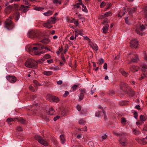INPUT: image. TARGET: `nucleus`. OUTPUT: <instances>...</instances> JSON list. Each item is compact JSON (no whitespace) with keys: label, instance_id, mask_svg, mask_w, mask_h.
Returning <instances> with one entry per match:
<instances>
[{"label":"nucleus","instance_id":"obj_54","mask_svg":"<svg viewBox=\"0 0 147 147\" xmlns=\"http://www.w3.org/2000/svg\"><path fill=\"white\" fill-rule=\"evenodd\" d=\"M143 131H147V125H144V127L143 129Z\"/></svg>","mask_w":147,"mask_h":147},{"label":"nucleus","instance_id":"obj_11","mask_svg":"<svg viewBox=\"0 0 147 147\" xmlns=\"http://www.w3.org/2000/svg\"><path fill=\"white\" fill-rule=\"evenodd\" d=\"M28 36L30 38H34L36 37V33L34 30H29L28 33Z\"/></svg>","mask_w":147,"mask_h":147},{"label":"nucleus","instance_id":"obj_61","mask_svg":"<svg viewBox=\"0 0 147 147\" xmlns=\"http://www.w3.org/2000/svg\"><path fill=\"white\" fill-rule=\"evenodd\" d=\"M17 130L19 131H22V129L20 126H18L17 127Z\"/></svg>","mask_w":147,"mask_h":147},{"label":"nucleus","instance_id":"obj_16","mask_svg":"<svg viewBox=\"0 0 147 147\" xmlns=\"http://www.w3.org/2000/svg\"><path fill=\"white\" fill-rule=\"evenodd\" d=\"M48 97H50L51 98V101H53L56 102H58L59 101V98L56 96H48Z\"/></svg>","mask_w":147,"mask_h":147},{"label":"nucleus","instance_id":"obj_59","mask_svg":"<svg viewBox=\"0 0 147 147\" xmlns=\"http://www.w3.org/2000/svg\"><path fill=\"white\" fill-rule=\"evenodd\" d=\"M77 87V86L76 85H75L74 86H73L72 87V88L73 89V91H74V90H75L76 89Z\"/></svg>","mask_w":147,"mask_h":147},{"label":"nucleus","instance_id":"obj_39","mask_svg":"<svg viewBox=\"0 0 147 147\" xmlns=\"http://www.w3.org/2000/svg\"><path fill=\"white\" fill-rule=\"evenodd\" d=\"M98 61L100 65H101L104 62L103 59L102 58L98 59Z\"/></svg>","mask_w":147,"mask_h":147},{"label":"nucleus","instance_id":"obj_28","mask_svg":"<svg viewBox=\"0 0 147 147\" xmlns=\"http://www.w3.org/2000/svg\"><path fill=\"white\" fill-rule=\"evenodd\" d=\"M43 74L44 75L48 76L51 75L53 74V72L51 71H44Z\"/></svg>","mask_w":147,"mask_h":147},{"label":"nucleus","instance_id":"obj_57","mask_svg":"<svg viewBox=\"0 0 147 147\" xmlns=\"http://www.w3.org/2000/svg\"><path fill=\"white\" fill-rule=\"evenodd\" d=\"M143 74L144 76H145V78H147V71H144L143 73Z\"/></svg>","mask_w":147,"mask_h":147},{"label":"nucleus","instance_id":"obj_50","mask_svg":"<svg viewBox=\"0 0 147 147\" xmlns=\"http://www.w3.org/2000/svg\"><path fill=\"white\" fill-rule=\"evenodd\" d=\"M76 108L78 111H81V106L79 105H78L76 106Z\"/></svg>","mask_w":147,"mask_h":147},{"label":"nucleus","instance_id":"obj_3","mask_svg":"<svg viewBox=\"0 0 147 147\" xmlns=\"http://www.w3.org/2000/svg\"><path fill=\"white\" fill-rule=\"evenodd\" d=\"M121 88L122 90L126 92L131 96H133L135 94L134 92L125 83L122 82L121 84Z\"/></svg>","mask_w":147,"mask_h":147},{"label":"nucleus","instance_id":"obj_29","mask_svg":"<svg viewBox=\"0 0 147 147\" xmlns=\"http://www.w3.org/2000/svg\"><path fill=\"white\" fill-rule=\"evenodd\" d=\"M33 82L35 84L34 86L35 88H36L37 86H41V84H40L39 83L38 81L36 80H34L33 81Z\"/></svg>","mask_w":147,"mask_h":147},{"label":"nucleus","instance_id":"obj_18","mask_svg":"<svg viewBox=\"0 0 147 147\" xmlns=\"http://www.w3.org/2000/svg\"><path fill=\"white\" fill-rule=\"evenodd\" d=\"M139 69V67L138 66L133 65L130 67V69L131 71L134 72L138 71Z\"/></svg>","mask_w":147,"mask_h":147},{"label":"nucleus","instance_id":"obj_52","mask_svg":"<svg viewBox=\"0 0 147 147\" xmlns=\"http://www.w3.org/2000/svg\"><path fill=\"white\" fill-rule=\"evenodd\" d=\"M134 117L136 119H137L138 116V114L137 112H134Z\"/></svg>","mask_w":147,"mask_h":147},{"label":"nucleus","instance_id":"obj_23","mask_svg":"<svg viewBox=\"0 0 147 147\" xmlns=\"http://www.w3.org/2000/svg\"><path fill=\"white\" fill-rule=\"evenodd\" d=\"M49 19L50 20L51 23L53 24H55L57 20L56 18L54 17H51Z\"/></svg>","mask_w":147,"mask_h":147},{"label":"nucleus","instance_id":"obj_42","mask_svg":"<svg viewBox=\"0 0 147 147\" xmlns=\"http://www.w3.org/2000/svg\"><path fill=\"white\" fill-rule=\"evenodd\" d=\"M125 20V23L127 24H130V22H129V19H128V17H126L124 18Z\"/></svg>","mask_w":147,"mask_h":147},{"label":"nucleus","instance_id":"obj_8","mask_svg":"<svg viewBox=\"0 0 147 147\" xmlns=\"http://www.w3.org/2000/svg\"><path fill=\"white\" fill-rule=\"evenodd\" d=\"M138 42L137 40L133 39L130 41V46L131 48H136L138 47Z\"/></svg>","mask_w":147,"mask_h":147},{"label":"nucleus","instance_id":"obj_43","mask_svg":"<svg viewBox=\"0 0 147 147\" xmlns=\"http://www.w3.org/2000/svg\"><path fill=\"white\" fill-rule=\"evenodd\" d=\"M108 136L106 134H104L101 137V140L103 141L104 140L106 139L107 138Z\"/></svg>","mask_w":147,"mask_h":147},{"label":"nucleus","instance_id":"obj_35","mask_svg":"<svg viewBox=\"0 0 147 147\" xmlns=\"http://www.w3.org/2000/svg\"><path fill=\"white\" fill-rule=\"evenodd\" d=\"M18 121L24 124L26 123V121L22 118H21L20 119H18Z\"/></svg>","mask_w":147,"mask_h":147},{"label":"nucleus","instance_id":"obj_48","mask_svg":"<svg viewBox=\"0 0 147 147\" xmlns=\"http://www.w3.org/2000/svg\"><path fill=\"white\" fill-rule=\"evenodd\" d=\"M147 69V65H143L142 66V70L143 71H144L145 69Z\"/></svg>","mask_w":147,"mask_h":147},{"label":"nucleus","instance_id":"obj_15","mask_svg":"<svg viewBox=\"0 0 147 147\" xmlns=\"http://www.w3.org/2000/svg\"><path fill=\"white\" fill-rule=\"evenodd\" d=\"M90 45L93 50L97 51L98 50V47L96 44H94L92 42H90Z\"/></svg>","mask_w":147,"mask_h":147},{"label":"nucleus","instance_id":"obj_26","mask_svg":"<svg viewBox=\"0 0 147 147\" xmlns=\"http://www.w3.org/2000/svg\"><path fill=\"white\" fill-rule=\"evenodd\" d=\"M80 5H82V10L86 13H87L88 12V10L86 9V6L84 5L82 2H81Z\"/></svg>","mask_w":147,"mask_h":147},{"label":"nucleus","instance_id":"obj_62","mask_svg":"<svg viewBox=\"0 0 147 147\" xmlns=\"http://www.w3.org/2000/svg\"><path fill=\"white\" fill-rule=\"evenodd\" d=\"M145 78H145V76H144V75H143V74H142L141 76V77L140 78H139V80H141L142 79Z\"/></svg>","mask_w":147,"mask_h":147},{"label":"nucleus","instance_id":"obj_31","mask_svg":"<svg viewBox=\"0 0 147 147\" xmlns=\"http://www.w3.org/2000/svg\"><path fill=\"white\" fill-rule=\"evenodd\" d=\"M16 119L15 118H10L7 119L6 121L8 123H10L13 121H16Z\"/></svg>","mask_w":147,"mask_h":147},{"label":"nucleus","instance_id":"obj_7","mask_svg":"<svg viewBox=\"0 0 147 147\" xmlns=\"http://www.w3.org/2000/svg\"><path fill=\"white\" fill-rule=\"evenodd\" d=\"M129 57L131 59V61H130L128 63V64H130L131 62H136L138 60L137 56L135 54H130L129 56Z\"/></svg>","mask_w":147,"mask_h":147},{"label":"nucleus","instance_id":"obj_47","mask_svg":"<svg viewBox=\"0 0 147 147\" xmlns=\"http://www.w3.org/2000/svg\"><path fill=\"white\" fill-rule=\"evenodd\" d=\"M144 59L147 61V52H144Z\"/></svg>","mask_w":147,"mask_h":147},{"label":"nucleus","instance_id":"obj_40","mask_svg":"<svg viewBox=\"0 0 147 147\" xmlns=\"http://www.w3.org/2000/svg\"><path fill=\"white\" fill-rule=\"evenodd\" d=\"M144 14L146 20H147V6L145 7Z\"/></svg>","mask_w":147,"mask_h":147},{"label":"nucleus","instance_id":"obj_55","mask_svg":"<svg viewBox=\"0 0 147 147\" xmlns=\"http://www.w3.org/2000/svg\"><path fill=\"white\" fill-rule=\"evenodd\" d=\"M121 121L122 123H125L126 122V120L125 118L122 117L121 119Z\"/></svg>","mask_w":147,"mask_h":147},{"label":"nucleus","instance_id":"obj_9","mask_svg":"<svg viewBox=\"0 0 147 147\" xmlns=\"http://www.w3.org/2000/svg\"><path fill=\"white\" fill-rule=\"evenodd\" d=\"M6 78L9 82L11 83L15 82L17 80L16 78L14 76H7Z\"/></svg>","mask_w":147,"mask_h":147},{"label":"nucleus","instance_id":"obj_49","mask_svg":"<svg viewBox=\"0 0 147 147\" xmlns=\"http://www.w3.org/2000/svg\"><path fill=\"white\" fill-rule=\"evenodd\" d=\"M111 3H109L105 9V11H107V10L108 9H109L111 6Z\"/></svg>","mask_w":147,"mask_h":147},{"label":"nucleus","instance_id":"obj_12","mask_svg":"<svg viewBox=\"0 0 147 147\" xmlns=\"http://www.w3.org/2000/svg\"><path fill=\"white\" fill-rule=\"evenodd\" d=\"M147 139V136H146L145 138H142V139H139V138H136V140L138 141V142L140 143V144L143 145H144L146 144L147 142L144 140V139Z\"/></svg>","mask_w":147,"mask_h":147},{"label":"nucleus","instance_id":"obj_30","mask_svg":"<svg viewBox=\"0 0 147 147\" xmlns=\"http://www.w3.org/2000/svg\"><path fill=\"white\" fill-rule=\"evenodd\" d=\"M133 131L135 135H138L140 134V132L137 129H134L133 130Z\"/></svg>","mask_w":147,"mask_h":147},{"label":"nucleus","instance_id":"obj_41","mask_svg":"<svg viewBox=\"0 0 147 147\" xmlns=\"http://www.w3.org/2000/svg\"><path fill=\"white\" fill-rule=\"evenodd\" d=\"M112 15V13L110 11L107 12L105 13V15L106 17H108L109 16H111Z\"/></svg>","mask_w":147,"mask_h":147},{"label":"nucleus","instance_id":"obj_20","mask_svg":"<svg viewBox=\"0 0 147 147\" xmlns=\"http://www.w3.org/2000/svg\"><path fill=\"white\" fill-rule=\"evenodd\" d=\"M109 25L108 24H106L105 26L102 28L103 32L104 33L107 32L108 30Z\"/></svg>","mask_w":147,"mask_h":147},{"label":"nucleus","instance_id":"obj_63","mask_svg":"<svg viewBox=\"0 0 147 147\" xmlns=\"http://www.w3.org/2000/svg\"><path fill=\"white\" fill-rule=\"evenodd\" d=\"M80 91L81 92V93H82L83 94H84L85 93V90L84 89H82L80 90Z\"/></svg>","mask_w":147,"mask_h":147},{"label":"nucleus","instance_id":"obj_24","mask_svg":"<svg viewBox=\"0 0 147 147\" xmlns=\"http://www.w3.org/2000/svg\"><path fill=\"white\" fill-rule=\"evenodd\" d=\"M120 72L122 74V75L125 77H127L128 75V73L126 72L123 69L120 70Z\"/></svg>","mask_w":147,"mask_h":147},{"label":"nucleus","instance_id":"obj_58","mask_svg":"<svg viewBox=\"0 0 147 147\" xmlns=\"http://www.w3.org/2000/svg\"><path fill=\"white\" fill-rule=\"evenodd\" d=\"M23 1L25 3V4L26 5H30V4L29 3L28 1H27L26 0H23Z\"/></svg>","mask_w":147,"mask_h":147},{"label":"nucleus","instance_id":"obj_13","mask_svg":"<svg viewBox=\"0 0 147 147\" xmlns=\"http://www.w3.org/2000/svg\"><path fill=\"white\" fill-rule=\"evenodd\" d=\"M13 6L9 5L6 8L5 10V11L6 14H8L11 12L13 10Z\"/></svg>","mask_w":147,"mask_h":147},{"label":"nucleus","instance_id":"obj_14","mask_svg":"<svg viewBox=\"0 0 147 147\" xmlns=\"http://www.w3.org/2000/svg\"><path fill=\"white\" fill-rule=\"evenodd\" d=\"M29 8V6L21 5L20 7V10H21L22 12L25 13L28 10V9H27Z\"/></svg>","mask_w":147,"mask_h":147},{"label":"nucleus","instance_id":"obj_17","mask_svg":"<svg viewBox=\"0 0 147 147\" xmlns=\"http://www.w3.org/2000/svg\"><path fill=\"white\" fill-rule=\"evenodd\" d=\"M20 13L18 12H16L14 13L13 14V17L16 20H18L20 18Z\"/></svg>","mask_w":147,"mask_h":147},{"label":"nucleus","instance_id":"obj_46","mask_svg":"<svg viewBox=\"0 0 147 147\" xmlns=\"http://www.w3.org/2000/svg\"><path fill=\"white\" fill-rule=\"evenodd\" d=\"M29 89L32 92H35L36 90H34V88L32 86H30L29 87Z\"/></svg>","mask_w":147,"mask_h":147},{"label":"nucleus","instance_id":"obj_1","mask_svg":"<svg viewBox=\"0 0 147 147\" xmlns=\"http://www.w3.org/2000/svg\"><path fill=\"white\" fill-rule=\"evenodd\" d=\"M34 45H36L37 47H33L31 50L34 53L35 55H40L41 54L44 53H43L42 52L39 51L43 49L49 51H50L47 47H44L43 46L39 44L38 43H36Z\"/></svg>","mask_w":147,"mask_h":147},{"label":"nucleus","instance_id":"obj_5","mask_svg":"<svg viewBox=\"0 0 147 147\" xmlns=\"http://www.w3.org/2000/svg\"><path fill=\"white\" fill-rule=\"evenodd\" d=\"M11 17H9L7 20L5 22V26L6 28L8 30L12 29L14 27V26L11 21Z\"/></svg>","mask_w":147,"mask_h":147},{"label":"nucleus","instance_id":"obj_4","mask_svg":"<svg viewBox=\"0 0 147 147\" xmlns=\"http://www.w3.org/2000/svg\"><path fill=\"white\" fill-rule=\"evenodd\" d=\"M145 29V28L143 25L139 23L136 26V31L137 34L142 36L144 35V33L143 32V31Z\"/></svg>","mask_w":147,"mask_h":147},{"label":"nucleus","instance_id":"obj_33","mask_svg":"<svg viewBox=\"0 0 147 147\" xmlns=\"http://www.w3.org/2000/svg\"><path fill=\"white\" fill-rule=\"evenodd\" d=\"M49 113L51 115H53L54 114V111L52 107L50 108L49 111Z\"/></svg>","mask_w":147,"mask_h":147},{"label":"nucleus","instance_id":"obj_27","mask_svg":"<svg viewBox=\"0 0 147 147\" xmlns=\"http://www.w3.org/2000/svg\"><path fill=\"white\" fill-rule=\"evenodd\" d=\"M43 14L45 16H49L52 14L53 12L51 11H49L47 12L44 13Z\"/></svg>","mask_w":147,"mask_h":147},{"label":"nucleus","instance_id":"obj_51","mask_svg":"<svg viewBox=\"0 0 147 147\" xmlns=\"http://www.w3.org/2000/svg\"><path fill=\"white\" fill-rule=\"evenodd\" d=\"M80 4L79 3H77L76 4L74 5V8H78L80 7L79 5Z\"/></svg>","mask_w":147,"mask_h":147},{"label":"nucleus","instance_id":"obj_56","mask_svg":"<svg viewBox=\"0 0 147 147\" xmlns=\"http://www.w3.org/2000/svg\"><path fill=\"white\" fill-rule=\"evenodd\" d=\"M69 94V92L67 91H66L65 92V94H63V96L64 97H65L67 96V95Z\"/></svg>","mask_w":147,"mask_h":147},{"label":"nucleus","instance_id":"obj_19","mask_svg":"<svg viewBox=\"0 0 147 147\" xmlns=\"http://www.w3.org/2000/svg\"><path fill=\"white\" fill-rule=\"evenodd\" d=\"M120 143L123 146H125L126 142V140L125 138L121 139L119 140Z\"/></svg>","mask_w":147,"mask_h":147},{"label":"nucleus","instance_id":"obj_38","mask_svg":"<svg viewBox=\"0 0 147 147\" xmlns=\"http://www.w3.org/2000/svg\"><path fill=\"white\" fill-rule=\"evenodd\" d=\"M44 9V8L42 7H35L34 8L35 10L39 11H42Z\"/></svg>","mask_w":147,"mask_h":147},{"label":"nucleus","instance_id":"obj_21","mask_svg":"<svg viewBox=\"0 0 147 147\" xmlns=\"http://www.w3.org/2000/svg\"><path fill=\"white\" fill-rule=\"evenodd\" d=\"M60 138L61 143L62 144H64L65 140L64 135H60Z\"/></svg>","mask_w":147,"mask_h":147},{"label":"nucleus","instance_id":"obj_25","mask_svg":"<svg viewBox=\"0 0 147 147\" xmlns=\"http://www.w3.org/2000/svg\"><path fill=\"white\" fill-rule=\"evenodd\" d=\"M63 0H53L52 1L53 3L54 4L59 3V4L61 5Z\"/></svg>","mask_w":147,"mask_h":147},{"label":"nucleus","instance_id":"obj_64","mask_svg":"<svg viewBox=\"0 0 147 147\" xmlns=\"http://www.w3.org/2000/svg\"><path fill=\"white\" fill-rule=\"evenodd\" d=\"M103 68L104 69H107V65L106 63H105L103 66Z\"/></svg>","mask_w":147,"mask_h":147},{"label":"nucleus","instance_id":"obj_53","mask_svg":"<svg viewBox=\"0 0 147 147\" xmlns=\"http://www.w3.org/2000/svg\"><path fill=\"white\" fill-rule=\"evenodd\" d=\"M113 133L114 135L117 136H120V134L118 132L114 131H113Z\"/></svg>","mask_w":147,"mask_h":147},{"label":"nucleus","instance_id":"obj_6","mask_svg":"<svg viewBox=\"0 0 147 147\" xmlns=\"http://www.w3.org/2000/svg\"><path fill=\"white\" fill-rule=\"evenodd\" d=\"M35 138L38 142L44 146H48V143L47 142L43 139L41 136L39 135H36L35 136Z\"/></svg>","mask_w":147,"mask_h":147},{"label":"nucleus","instance_id":"obj_22","mask_svg":"<svg viewBox=\"0 0 147 147\" xmlns=\"http://www.w3.org/2000/svg\"><path fill=\"white\" fill-rule=\"evenodd\" d=\"M40 41L43 43L47 44L50 42V40L48 38H45L40 40Z\"/></svg>","mask_w":147,"mask_h":147},{"label":"nucleus","instance_id":"obj_45","mask_svg":"<svg viewBox=\"0 0 147 147\" xmlns=\"http://www.w3.org/2000/svg\"><path fill=\"white\" fill-rule=\"evenodd\" d=\"M44 57L45 59H47L51 58V56L49 54H46L44 55Z\"/></svg>","mask_w":147,"mask_h":147},{"label":"nucleus","instance_id":"obj_37","mask_svg":"<svg viewBox=\"0 0 147 147\" xmlns=\"http://www.w3.org/2000/svg\"><path fill=\"white\" fill-rule=\"evenodd\" d=\"M136 10V7H134L130 10V11H129V14H132L133 13H134L135 11Z\"/></svg>","mask_w":147,"mask_h":147},{"label":"nucleus","instance_id":"obj_60","mask_svg":"<svg viewBox=\"0 0 147 147\" xmlns=\"http://www.w3.org/2000/svg\"><path fill=\"white\" fill-rule=\"evenodd\" d=\"M47 61L49 64H50L53 62V59H50L48 60Z\"/></svg>","mask_w":147,"mask_h":147},{"label":"nucleus","instance_id":"obj_36","mask_svg":"<svg viewBox=\"0 0 147 147\" xmlns=\"http://www.w3.org/2000/svg\"><path fill=\"white\" fill-rule=\"evenodd\" d=\"M78 122L80 124L82 125H84L86 123V121L82 119L79 120Z\"/></svg>","mask_w":147,"mask_h":147},{"label":"nucleus","instance_id":"obj_2","mask_svg":"<svg viewBox=\"0 0 147 147\" xmlns=\"http://www.w3.org/2000/svg\"><path fill=\"white\" fill-rule=\"evenodd\" d=\"M45 59H42L38 60L37 61H35L32 59H29L26 61L25 65L27 67L31 68L34 67L36 66L38 63H42L44 61Z\"/></svg>","mask_w":147,"mask_h":147},{"label":"nucleus","instance_id":"obj_32","mask_svg":"<svg viewBox=\"0 0 147 147\" xmlns=\"http://www.w3.org/2000/svg\"><path fill=\"white\" fill-rule=\"evenodd\" d=\"M140 120L142 121H144L146 120V118L143 115H141L140 116Z\"/></svg>","mask_w":147,"mask_h":147},{"label":"nucleus","instance_id":"obj_10","mask_svg":"<svg viewBox=\"0 0 147 147\" xmlns=\"http://www.w3.org/2000/svg\"><path fill=\"white\" fill-rule=\"evenodd\" d=\"M43 26L47 28H50L53 27L52 23L50 20H48L45 23H43Z\"/></svg>","mask_w":147,"mask_h":147},{"label":"nucleus","instance_id":"obj_44","mask_svg":"<svg viewBox=\"0 0 147 147\" xmlns=\"http://www.w3.org/2000/svg\"><path fill=\"white\" fill-rule=\"evenodd\" d=\"M84 97V94H83L82 93H81L80 94V95L79 97V99L80 100H82Z\"/></svg>","mask_w":147,"mask_h":147},{"label":"nucleus","instance_id":"obj_34","mask_svg":"<svg viewBox=\"0 0 147 147\" xmlns=\"http://www.w3.org/2000/svg\"><path fill=\"white\" fill-rule=\"evenodd\" d=\"M96 90V88L94 87V86L93 85L92 87L91 90V94L92 95L95 92Z\"/></svg>","mask_w":147,"mask_h":147}]
</instances>
